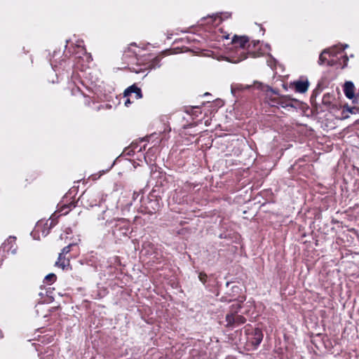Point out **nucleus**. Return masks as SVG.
Here are the masks:
<instances>
[{
    "mask_svg": "<svg viewBox=\"0 0 359 359\" xmlns=\"http://www.w3.org/2000/svg\"><path fill=\"white\" fill-rule=\"evenodd\" d=\"M353 103L359 104V91H358V93H357V94L355 95V99L353 100Z\"/></svg>",
    "mask_w": 359,
    "mask_h": 359,
    "instance_id": "nucleus-21",
    "label": "nucleus"
},
{
    "mask_svg": "<svg viewBox=\"0 0 359 359\" xmlns=\"http://www.w3.org/2000/svg\"><path fill=\"white\" fill-rule=\"evenodd\" d=\"M12 253H13V254H15V250H13L12 251Z\"/></svg>",
    "mask_w": 359,
    "mask_h": 359,
    "instance_id": "nucleus-29",
    "label": "nucleus"
},
{
    "mask_svg": "<svg viewBox=\"0 0 359 359\" xmlns=\"http://www.w3.org/2000/svg\"><path fill=\"white\" fill-rule=\"evenodd\" d=\"M138 196H139V194H137V193L135 192L134 194H133L134 199H135L136 198L135 197H137Z\"/></svg>",
    "mask_w": 359,
    "mask_h": 359,
    "instance_id": "nucleus-25",
    "label": "nucleus"
},
{
    "mask_svg": "<svg viewBox=\"0 0 359 359\" xmlns=\"http://www.w3.org/2000/svg\"><path fill=\"white\" fill-rule=\"evenodd\" d=\"M202 54L204 55H208V53H202Z\"/></svg>",
    "mask_w": 359,
    "mask_h": 359,
    "instance_id": "nucleus-30",
    "label": "nucleus"
},
{
    "mask_svg": "<svg viewBox=\"0 0 359 359\" xmlns=\"http://www.w3.org/2000/svg\"><path fill=\"white\" fill-rule=\"evenodd\" d=\"M255 84H258L259 85V86L257 88H260V86L262 85V83H258V82L255 83Z\"/></svg>",
    "mask_w": 359,
    "mask_h": 359,
    "instance_id": "nucleus-27",
    "label": "nucleus"
},
{
    "mask_svg": "<svg viewBox=\"0 0 359 359\" xmlns=\"http://www.w3.org/2000/svg\"><path fill=\"white\" fill-rule=\"evenodd\" d=\"M138 196H139V194H137V193L135 192L134 194H133L134 199H135L136 198L135 197H137Z\"/></svg>",
    "mask_w": 359,
    "mask_h": 359,
    "instance_id": "nucleus-24",
    "label": "nucleus"
},
{
    "mask_svg": "<svg viewBox=\"0 0 359 359\" xmlns=\"http://www.w3.org/2000/svg\"><path fill=\"white\" fill-rule=\"evenodd\" d=\"M111 222H112V221H109L108 219H107V221H106V225H107V224H110Z\"/></svg>",
    "mask_w": 359,
    "mask_h": 359,
    "instance_id": "nucleus-26",
    "label": "nucleus"
},
{
    "mask_svg": "<svg viewBox=\"0 0 359 359\" xmlns=\"http://www.w3.org/2000/svg\"><path fill=\"white\" fill-rule=\"evenodd\" d=\"M266 102L271 107H281L283 108L296 107L297 100L287 96L280 95L275 90L266 86Z\"/></svg>",
    "mask_w": 359,
    "mask_h": 359,
    "instance_id": "nucleus-1",
    "label": "nucleus"
},
{
    "mask_svg": "<svg viewBox=\"0 0 359 359\" xmlns=\"http://www.w3.org/2000/svg\"><path fill=\"white\" fill-rule=\"evenodd\" d=\"M131 93H135V97L137 100L142 97L141 89L135 84L126 89L123 94L125 97H128Z\"/></svg>",
    "mask_w": 359,
    "mask_h": 359,
    "instance_id": "nucleus-10",
    "label": "nucleus"
},
{
    "mask_svg": "<svg viewBox=\"0 0 359 359\" xmlns=\"http://www.w3.org/2000/svg\"><path fill=\"white\" fill-rule=\"evenodd\" d=\"M346 108V110L348 112H350L351 114H355V111L358 109V108H357V107H350L348 106H347Z\"/></svg>",
    "mask_w": 359,
    "mask_h": 359,
    "instance_id": "nucleus-19",
    "label": "nucleus"
},
{
    "mask_svg": "<svg viewBox=\"0 0 359 359\" xmlns=\"http://www.w3.org/2000/svg\"><path fill=\"white\" fill-rule=\"evenodd\" d=\"M338 46H330L325 49L320 54L318 63L319 65L330 63L333 61L334 57H337L338 55H341L344 52V49L337 50Z\"/></svg>",
    "mask_w": 359,
    "mask_h": 359,
    "instance_id": "nucleus-4",
    "label": "nucleus"
},
{
    "mask_svg": "<svg viewBox=\"0 0 359 359\" xmlns=\"http://www.w3.org/2000/svg\"><path fill=\"white\" fill-rule=\"evenodd\" d=\"M245 47L246 46H235L236 48V52L237 53H239L241 57L237 60H235L234 62H238V61H241L244 59H245L247 57V56L245 55Z\"/></svg>",
    "mask_w": 359,
    "mask_h": 359,
    "instance_id": "nucleus-14",
    "label": "nucleus"
},
{
    "mask_svg": "<svg viewBox=\"0 0 359 359\" xmlns=\"http://www.w3.org/2000/svg\"><path fill=\"white\" fill-rule=\"evenodd\" d=\"M330 96L329 94H325L323 95V103L325 105H330V102L329 100Z\"/></svg>",
    "mask_w": 359,
    "mask_h": 359,
    "instance_id": "nucleus-17",
    "label": "nucleus"
},
{
    "mask_svg": "<svg viewBox=\"0 0 359 359\" xmlns=\"http://www.w3.org/2000/svg\"><path fill=\"white\" fill-rule=\"evenodd\" d=\"M55 265L62 268L63 270L68 269L69 267V260L62 256V253L59 254L58 259L55 262Z\"/></svg>",
    "mask_w": 359,
    "mask_h": 359,
    "instance_id": "nucleus-11",
    "label": "nucleus"
},
{
    "mask_svg": "<svg viewBox=\"0 0 359 359\" xmlns=\"http://www.w3.org/2000/svg\"><path fill=\"white\" fill-rule=\"evenodd\" d=\"M202 50L199 46H195V49H189L187 46H177L174 49H168L162 52V55L177 54L180 53L191 51L196 54H199Z\"/></svg>",
    "mask_w": 359,
    "mask_h": 359,
    "instance_id": "nucleus-5",
    "label": "nucleus"
},
{
    "mask_svg": "<svg viewBox=\"0 0 359 359\" xmlns=\"http://www.w3.org/2000/svg\"><path fill=\"white\" fill-rule=\"evenodd\" d=\"M158 60H159V56H157V57L155 58V60L158 61Z\"/></svg>",
    "mask_w": 359,
    "mask_h": 359,
    "instance_id": "nucleus-28",
    "label": "nucleus"
},
{
    "mask_svg": "<svg viewBox=\"0 0 359 359\" xmlns=\"http://www.w3.org/2000/svg\"><path fill=\"white\" fill-rule=\"evenodd\" d=\"M112 233L118 240L127 237L129 233V224L128 221L123 218L116 219V224L113 226Z\"/></svg>",
    "mask_w": 359,
    "mask_h": 359,
    "instance_id": "nucleus-3",
    "label": "nucleus"
},
{
    "mask_svg": "<svg viewBox=\"0 0 359 359\" xmlns=\"http://www.w3.org/2000/svg\"><path fill=\"white\" fill-rule=\"evenodd\" d=\"M55 225L53 220H47L44 223L39 222L37 223L36 226V231H41V233L43 236H46L49 233L50 229Z\"/></svg>",
    "mask_w": 359,
    "mask_h": 359,
    "instance_id": "nucleus-6",
    "label": "nucleus"
},
{
    "mask_svg": "<svg viewBox=\"0 0 359 359\" xmlns=\"http://www.w3.org/2000/svg\"><path fill=\"white\" fill-rule=\"evenodd\" d=\"M249 340L254 346H258L262 341L263 334L260 329L255 328L249 336Z\"/></svg>",
    "mask_w": 359,
    "mask_h": 359,
    "instance_id": "nucleus-7",
    "label": "nucleus"
},
{
    "mask_svg": "<svg viewBox=\"0 0 359 359\" xmlns=\"http://www.w3.org/2000/svg\"><path fill=\"white\" fill-rule=\"evenodd\" d=\"M241 304L238 303L231 305V313L227 314L226 316V326L236 327L245 323L246 319L243 316L235 313L241 309Z\"/></svg>",
    "mask_w": 359,
    "mask_h": 359,
    "instance_id": "nucleus-2",
    "label": "nucleus"
},
{
    "mask_svg": "<svg viewBox=\"0 0 359 359\" xmlns=\"http://www.w3.org/2000/svg\"><path fill=\"white\" fill-rule=\"evenodd\" d=\"M354 85L351 81H346L344 83V92L347 98L354 100L355 97L354 93Z\"/></svg>",
    "mask_w": 359,
    "mask_h": 359,
    "instance_id": "nucleus-9",
    "label": "nucleus"
},
{
    "mask_svg": "<svg viewBox=\"0 0 359 359\" xmlns=\"http://www.w3.org/2000/svg\"><path fill=\"white\" fill-rule=\"evenodd\" d=\"M248 42V38L245 36H238L237 35H234L232 39V43H238L239 45H245Z\"/></svg>",
    "mask_w": 359,
    "mask_h": 359,
    "instance_id": "nucleus-13",
    "label": "nucleus"
},
{
    "mask_svg": "<svg viewBox=\"0 0 359 359\" xmlns=\"http://www.w3.org/2000/svg\"><path fill=\"white\" fill-rule=\"evenodd\" d=\"M97 205V203H95V205ZM93 205H94V204H91V206H93Z\"/></svg>",
    "mask_w": 359,
    "mask_h": 359,
    "instance_id": "nucleus-31",
    "label": "nucleus"
},
{
    "mask_svg": "<svg viewBox=\"0 0 359 359\" xmlns=\"http://www.w3.org/2000/svg\"><path fill=\"white\" fill-rule=\"evenodd\" d=\"M249 54L250 55V56L252 57H257L262 55V53H260L259 52L255 53V52H252V51H250V50H249Z\"/></svg>",
    "mask_w": 359,
    "mask_h": 359,
    "instance_id": "nucleus-20",
    "label": "nucleus"
},
{
    "mask_svg": "<svg viewBox=\"0 0 359 359\" xmlns=\"http://www.w3.org/2000/svg\"><path fill=\"white\" fill-rule=\"evenodd\" d=\"M73 246L72 244H70L66 247H65L62 250V256H65V255L69 253L70 252V250H71V248Z\"/></svg>",
    "mask_w": 359,
    "mask_h": 359,
    "instance_id": "nucleus-18",
    "label": "nucleus"
},
{
    "mask_svg": "<svg viewBox=\"0 0 359 359\" xmlns=\"http://www.w3.org/2000/svg\"><path fill=\"white\" fill-rule=\"evenodd\" d=\"M251 88L250 85H243L241 83H233L231 86V91L233 96H236L237 92L244 90H248Z\"/></svg>",
    "mask_w": 359,
    "mask_h": 359,
    "instance_id": "nucleus-12",
    "label": "nucleus"
},
{
    "mask_svg": "<svg viewBox=\"0 0 359 359\" xmlns=\"http://www.w3.org/2000/svg\"><path fill=\"white\" fill-rule=\"evenodd\" d=\"M293 86L294 87V90L297 93H304L307 91L309 82L307 79L305 80H299L293 82Z\"/></svg>",
    "mask_w": 359,
    "mask_h": 359,
    "instance_id": "nucleus-8",
    "label": "nucleus"
},
{
    "mask_svg": "<svg viewBox=\"0 0 359 359\" xmlns=\"http://www.w3.org/2000/svg\"><path fill=\"white\" fill-rule=\"evenodd\" d=\"M198 278H199L200 281H201L203 284H205L207 280L208 276L204 272H200L198 274Z\"/></svg>",
    "mask_w": 359,
    "mask_h": 359,
    "instance_id": "nucleus-16",
    "label": "nucleus"
},
{
    "mask_svg": "<svg viewBox=\"0 0 359 359\" xmlns=\"http://www.w3.org/2000/svg\"><path fill=\"white\" fill-rule=\"evenodd\" d=\"M56 280V276L54 273H50L45 277L47 283H53Z\"/></svg>",
    "mask_w": 359,
    "mask_h": 359,
    "instance_id": "nucleus-15",
    "label": "nucleus"
},
{
    "mask_svg": "<svg viewBox=\"0 0 359 359\" xmlns=\"http://www.w3.org/2000/svg\"><path fill=\"white\" fill-rule=\"evenodd\" d=\"M130 103H131V102H130V99H128H128L126 100V102H125V105H126V107H128V106H129V104H130Z\"/></svg>",
    "mask_w": 359,
    "mask_h": 359,
    "instance_id": "nucleus-23",
    "label": "nucleus"
},
{
    "mask_svg": "<svg viewBox=\"0 0 359 359\" xmlns=\"http://www.w3.org/2000/svg\"><path fill=\"white\" fill-rule=\"evenodd\" d=\"M106 214V210L103 211L102 215L99 216L98 219L99 220H104L106 217L104 216Z\"/></svg>",
    "mask_w": 359,
    "mask_h": 359,
    "instance_id": "nucleus-22",
    "label": "nucleus"
}]
</instances>
